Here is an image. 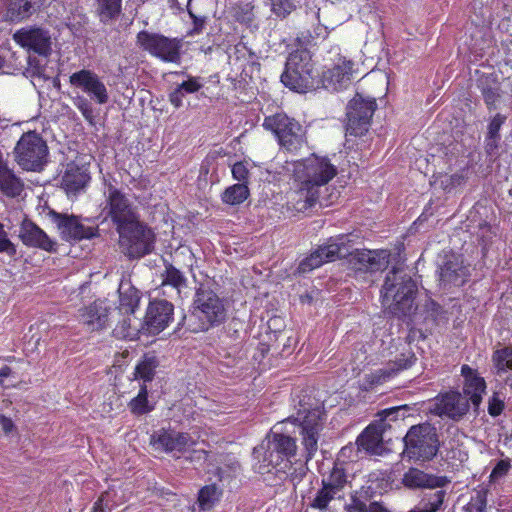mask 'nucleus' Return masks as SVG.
I'll use <instances>...</instances> for the list:
<instances>
[{"mask_svg":"<svg viewBox=\"0 0 512 512\" xmlns=\"http://www.w3.org/2000/svg\"><path fill=\"white\" fill-rule=\"evenodd\" d=\"M285 169L293 176L295 189L289 203L297 212H304L318 200L321 187L337 174L336 167L326 157L311 155L308 158L286 162Z\"/></svg>","mask_w":512,"mask_h":512,"instance_id":"1","label":"nucleus"},{"mask_svg":"<svg viewBox=\"0 0 512 512\" xmlns=\"http://www.w3.org/2000/svg\"><path fill=\"white\" fill-rule=\"evenodd\" d=\"M461 374L464 377L463 393L450 390L436 397L435 412L441 417L458 421L467 414L470 404L478 409L482 402L486 391L484 378L466 364L461 367Z\"/></svg>","mask_w":512,"mask_h":512,"instance_id":"2","label":"nucleus"},{"mask_svg":"<svg viewBox=\"0 0 512 512\" xmlns=\"http://www.w3.org/2000/svg\"><path fill=\"white\" fill-rule=\"evenodd\" d=\"M296 452V438L272 429L261 444L253 449V470L261 475L286 474Z\"/></svg>","mask_w":512,"mask_h":512,"instance_id":"3","label":"nucleus"},{"mask_svg":"<svg viewBox=\"0 0 512 512\" xmlns=\"http://www.w3.org/2000/svg\"><path fill=\"white\" fill-rule=\"evenodd\" d=\"M416 284L402 268L393 269L386 278L381 291L382 304L390 313L407 317L414 311Z\"/></svg>","mask_w":512,"mask_h":512,"instance_id":"4","label":"nucleus"},{"mask_svg":"<svg viewBox=\"0 0 512 512\" xmlns=\"http://www.w3.org/2000/svg\"><path fill=\"white\" fill-rule=\"evenodd\" d=\"M225 317L223 301L214 291L201 285L196 290L192 311L185 321L192 332H203L221 324Z\"/></svg>","mask_w":512,"mask_h":512,"instance_id":"5","label":"nucleus"},{"mask_svg":"<svg viewBox=\"0 0 512 512\" xmlns=\"http://www.w3.org/2000/svg\"><path fill=\"white\" fill-rule=\"evenodd\" d=\"M174 306L166 300H153L149 303L145 321L141 329L132 324V319H124L114 329V334L120 338L134 339L139 333L158 334L169 326L173 320Z\"/></svg>","mask_w":512,"mask_h":512,"instance_id":"6","label":"nucleus"},{"mask_svg":"<svg viewBox=\"0 0 512 512\" xmlns=\"http://www.w3.org/2000/svg\"><path fill=\"white\" fill-rule=\"evenodd\" d=\"M403 442V457L414 462L432 460L437 455L440 446L437 430L429 423L410 427Z\"/></svg>","mask_w":512,"mask_h":512,"instance_id":"7","label":"nucleus"},{"mask_svg":"<svg viewBox=\"0 0 512 512\" xmlns=\"http://www.w3.org/2000/svg\"><path fill=\"white\" fill-rule=\"evenodd\" d=\"M313 65L307 50H296L290 53L281 82L290 90L305 93L314 88Z\"/></svg>","mask_w":512,"mask_h":512,"instance_id":"8","label":"nucleus"},{"mask_svg":"<svg viewBox=\"0 0 512 512\" xmlns=\"http://www.w3.org/2000/svg\"><path fill=\"white\" fill-rule=\"evenodd\" d=\"M14 159L27 171H40L46 163L48 147L42 137L34 132L24 133L14 147Z\"/></svg>","mask_w":512,"mask_h":512,"instance_id":"9","label":"nucleus"},{"mask_svg":"<svg viewBox=\"0 0 512 512\" xmlns=\"http://www.w3.org/2000/svg\"><path fill=\"white\" fill-rule=\"evenodd\" d=\"M296 421L300 423L302 444L306 453V461L311 460L317 449L319 433L322 430L320 410L313 408L311 404L305 401V397L299 398Z\"/></svg>","mask_w":512,"mask_h":512,"instance_id":"10","label":"nucleus"},{"mask_svg":"<svg viewBox=\"0 0 512 512\" xmlns=\"http://www.w3.org/2000/svg\"><path fill=\"white\" fill-rule=\"evenodd\" d=\"M263 127L271 131L277 137L279 145L288 151H297L305 143L303 127L283 113L266 117Z\"/></svg>","mask_w":512,"mask_h":512,"instance_id":"11","label":"nucleus"},{"mask_svg":"<svg viewBox=\"0 0 512 512\" xmlns=\"http://www.w3.org/2000/svg\"><path fill=\"white\" fill-rule=\"evenodd\" d=\"M119 244L123 252L130 258H139L153 249L154 234L142 225L139 220L125 225L118 230Z\"/></svg>","mask_w":512,"mask_h":512,"instance_id":"12","label":"nucleus"},{"mask_svg":"<svg viewBox=\"0 0 512 512\" xmlns=\"http://www.w3.org/2000/svg\"><path fill=\"white\" fill-rule=\"evenodd\" d=\"M137 44L151 56L167 63H179L182 42L162 34L141 31L137 34Z\"/></svg>","mask_w":512,"mask_h":512,"instance_id":"13","label":"nucleus"},{"mask_svg":"<svg viewBox=\"0 0 512 512\" xmlns=\"http://www.w3.org/2000/svg\"><path fill=\"white\" fill-rule=\"evenodd\" d=\"M375 107L374 99H366L357 94L347 106L346 134L353 136L364 135L368 131Z\"/></svg>","mask_w":512,"mask_h":512,"instance_id":"14","label":"nucleus"},{"mask_svg":"<svg viewBox=\"0 0 512 512\" xmlns=\"http://www.w3.org/2000/svg\"><path fill=\"white\" fill-rule=\"evenodd\" d=\"M104 194L106 205L103 212L111 218L117 230L138 220L135 208L121 191L110 184Z\"/></svg>","mask_w":512,"mask_h":512,"instance_id":"15","label":"nucleus"},{"mask_svg":"<svg viewBox=\"0 0 512 512\" xmlns=\"http://www.w3.org/2000/svg\"><path fill=\"white\" fill-rule=\"evenodd\" d=\"M150 444L154 449L169 454L184 453L195 445V441L189 433L161 428L153 432Z\"/></svg>","mask_w":512,"mask_h":512,"instance_id":"16","label":"nucleus"},{"mask_svg":"<svg viewBox=\"0 0 512 512\" xmlns=\"http://www.w3.org/2000/svg\"><path fill=\"white\" fill-rule=\"evenodd\" d=\"M347 241L348 239L345 235L329 239L327 244L320 246L299 264V271L306 273L320 267L326 262L336 260L338 256L344 255V253L347 252Z\"/></svg>","mask_w":512,"mask_h":512,"instance_id":"17","label":"nucleus"},{"mask_svg":"<svg viewBox=\"0 0 512 512\" xmlns=\"http://www.w3.org/2000/svg\"><path fill=\"white\" fill-rule=\"evenodd\" d=\"M353 66L352 61L338 55L330 65H326L323 69L321 77L323 87L331 91L346 88L353 77Z\"/></svg>","mask_w":512,"mask_h":512,"instance_id":"18","label":"nucleus"},{"mask_svg":"<svg viewBox=\"0 0 512 512\" xmlns=\"http://www.w3.org/2000/svg\"><path fill=\"white\" fill-rule=\"evenodd\" d=\"M13 39L21 47L34 51L39 56L48 57L52 51V38L48 30L41 27H25L16 31Z\"/></svg>","mask_w":512,"mask_h":512,"instance_id":"19","label":"nucleus"},{"mask_svg":"<svg viewBox=\"0 0 512 512\" xmlns=\"http://www.w3.org/2000/svg\"><path fill=\"white\" fill-rule=\"evenodd\" d=\"M70 84L86 93L91 100L98 104H106L109 101V94L106 85L100 77L91 70L82 69L74 72L69 77Z\"/></svg>","mask_w":512,"mask_h":512,"instance_id":"20","label":"nucleus"},{"mask_svg":"<svg viewBox=\"0 0 512 512\" xmlns=\"http://www.w3.org/2000/svg\"><path fill=\"white\" fill-rule=\"evenodd\" d=\"M347 252L338 256L347 257L350 268L355 272L377 271L384 268L388 263V253L378 250H359L350 251L346 246Z\"/></svg>","mask_w":512,"mask_h":512,"instance_id":"21","label":"nucleus"},{"mask_svg":"<svg viewBox=\"0 0 512 512\" xmlns=\"http://www.w3.org/2000/svg\"><path fill=\"white\" fill-rule=\"evenodd\" d=\"M386 430V422L381 419L378 422L369 424L357 437L356 456L364 453L366 455H382L384 452L383 434Z\"/></svg>","mask_w":512,"mask_h":512,"instance_id":"22","label":"nucleus"},{"mask_svg":"<svg viewBox=\"0 0 512 512\" xmlns=\"http://www.w3.org/2000/svg\"><path fill=\"white\" fill-rule=\"evenodd\" d=\"M400 356L401 358L389 362L386 366L365 374L361 384L362 389L368 391L391 380L400 371L410 368L416 361L415 354H409L406 358H404L405 354Z\"/></svg>","mask_w":512,"mask_h":512,"instance_id":"23","label":"nucleus"},{"mask_svg":"<svg viewBox=\"0 0 512 512\" xmlns=\"http://www.w3.org/2000/svg\"><path fill=\"white\" fill-rule=\"evenodd\" d=\"M55 221L62 238L67 241L90 239L97 235V228L85 225L76 216L57 214Z\"/></svg>","mask_w":512,"mask_h":512,"instance_id":"24","label":"nucleus"},{"mask_svg":"<svg viewBox=\"0 0 512 512\" xmlns=\"http://www.w3.org/2000/svg\"><path fill=\"white\" fill-rule=\"evenodd\" d=\"M469 276L468 268L460 256L451 255L440 268L439 283L443 288L462 286Z\"/></svg>","mask_w":512,"mask_h":512,"instance_id":"25","label":"nucleus"},{"mask_svg":"<svg viewBox=\"0 0 512 512\" xmlns=\"http://www.w3.org/2000/svg\"><path fill=\"white\" fill-rule=\"evenodd\" d=\"M19 237L26 246L37 247L46 251H53L55 247V242L41 228L29 220L22 222Z\"/></svg>","mask_w":512,"mask_h":512,"instance_id":"26","label":"nucleus"},{"mask_svg":"<svg viewBox=\"0 0 512 512\" xmlns=\"http://www.w3.org/2000/svg\"><path fill=\"white\" fill-rule=\"evenodd\" d=\"M402 482L405 487L416 488H442L450 481L446 476H435L427 474L419 469L411 468L403 476Z\"/></svg>","mask_w":512,"mask_h":512,"instance_id":"27","label":"nucleus"},{"mask_svg":"<svg viewBox=\"0 0 512 512\" xmlns=\"http://www.w3.org/2000/svg\"><path fill=\"white\" fill-rule=\"evenodd\" d=\"M89 179L88 170L84 165L69 163L62 176L61 184L68 195H75L84 189Z\"/></svg>","mask_w":512,"mask_h":512,"instance_id":"28","label":"nucleus"},{"mask_svg":"<svg viewBox=\"0 0 512 512\" xmlns=\"http://www.w3.org/2000/svg\"><path fill=\"white\" fill-rule=\"evenodd\" d=\"M80 318L88 331L100 330L108 323L109 313L107 305L103 301H96L83 310Z\"/></svg>","mask_w":512,"mask_h":512,"instance_id":"29","label":"nucleus"},{"mask_svg":"<svg viewBox=\"0 0 512 512\" xmlns=\"http://www.w3.org/2000/svg\"><path fill=\"white\" fill-rule=\"evenodd\" d=\"M23 189L22 180L8 167L0 152V193L6 197L15 198L21 195Z\"/></svg>","mask_w":512,"mask_h":512,"instance_id":"30","label":"nucleus"},{"mask_svg":"<svg viewBox=\"0 0 512 512\" xmlns=\"http://www.w3.org/2000/svg\"><path fill=\"white\" fill-rule=\"evenodd\" d=\"M120 312L132 314L138 307L140 301V292L129 282L122 281L119 285Z\"/></svg>","mask_w":512,"mask_h":512,"instance_id":"31","label":"nucleus"},{"mask_svg":"<svg viewBox=\"0 0 512 512\" xmlns=\"http://www.w3.org/2000/svg\"><path fill=\"white\" fill-rule=\"evenodd\" d=\"M38 4V0H10L6 16L11 21L23 20L37 10Z\"/></svg>","mask_w":512,"mask_h":512,"instance_id":"32","label":"nucleus"},{"mask_svg":"<svg viewBox=\"0 0 512 512\" xmlns=\"http://www.w3.org/2000/svg\"><path fill=\"white\" fill-rule=\"evenodd\" d=\"M122 11V0H95V12L99 21L109 24L116 20Z\"/></svg>","mask_w":512,"mask_h":512,"instance_id":"33","label":"nucleus"},{"mask_svg":"<svg viewBox=\"0 0 512 512\" xmlns=\"http://www.w3.org/2000/svg\"><path fill=\"white\" fill-rule=\"evenodd\" d=\"M130 412L135 416H142L152 412L155 404L148 400V388L146 384H141L138 394L128 403Z\"/></svg>","mask_w":512,"mask_h":512,"instance_id":"34","label":"nucleus"},{"mask_svg":"<svg viewBox=\"0 0 512 512\" xmlns=\"http://www.w3.org/2000/svg\"><path fill=\"white\" fill-rule=\"evenodd\" d=\"M27 64L24 75L27 78H31L34 86H37V82L40 83L49 79V76L46 74L47 61L44 58L29 56Z\"/></svg>","mask_w":512,"mask_h":512,"instance_id":"35","label":"nucleus"},{"mask_svg":"<svg viewBox=\"0 0 512 512\" xmlns=\"http://www.w3.org/2000/svg\"><path fill=\"white\" fill-rule=\"evenodd\" d=\"M159 362L154 355L144 354L143 359L135 367V378L143 381L142 384L151 382L155 376Z\"/></svg>","mask_w":512,"mask_h":512,"instance_id":"36","label":"nucleus"},{"mask_svg":"<svg viewBox=\"0 0 512 512\" xmlns=\"http://www.w3.org/2000/svg\"><path fill=\"white\" fill-rule=\"evenodd\" d=\"M163 287L170 286L172 290L179 295L180 289L185 285L186 279L184 275L172 265H167L162 273Z\"/></svg>","mask_w":512,"mask_h":512,"instance_id":"37","label":"nucleus"},{"mask_svg":"<svg viewBox=\"0 0 512 512\" xmlns=\"http://www.w3.org/2000/svg\"><path fill=\"white\" fill-rule=\"evenodd\" d=\"M248 196V187L243 183H239L228 187L222 194V200L226 204L238 205L244 202Z\"/></svg>","mask_w":512,"mask_h":512,"instance_id":"38","label":"nucleus"},{"mask_svg":"<svg viewBox=\"0 0 512 512\" xmlns=\"http://www.w3.org/2000/svg\"><path fill=\"white\" fill-rule=\"evenodd\" d=\"M346 512H390L380 502L372 501L366 504L357 495H352L350 503L346 505Z\"/></svg>","mask_w":512,"mask_h":512,"instance_id":"39","label":"nucleus"},{"mask_svg":"<svg viewBox=\"0 0 512 512\" xmlns=\"http://www.w3.org/2000/svg\"><path fill=\"white\" fill-rule=\"evenodd\" d=\"M494 367L500 378L510 381L512 389V354H495Z\"/></svg>","mask_w":512,"mask_h":512,"instance_id":"40","label":"nucleus"},{"mask_svg":"<svg viewBox=\"0 0 512 512\" xmlns=\"http://www.w3.org/2000/svg\"><path fill=\"white\" fill-rule=\"evenodd\" d=\"M347 482L346 471L343 467L335 464L327 478L322 479V484L327 485L337 494L344 488Z\"/></svg>","mask_w":512,"mask_h":512,"instance_id":"41","label":"nucleus"},{"mask_svg":"<svg viewBox=\"0 0 512 512\" xmlns=\"http://www.w3.org/2000/svg\"><path fill=\"white\" fill-rule=\"evenodd\" d=\"M220 496L221 490L216 484L206 485L199 490V506L202 509H209L219 500Z\"/></svg>","mask_w":512,"mask_h":512,"instance_id":"42","label":"nucleus"},{"mask_svg":"<svg viewBox=\"0 0 512 512\" xmlns=\"http://www.w3.org/2000/svg\"><path fill=\"white\" fill-rule=\"evenodd\" d=\"M426 310L428 313L425 318L426 329L432 330L434 326H440L445 323V313L437 303L432 300L428 301L426 304Z\"/></svg>","mask_w":512,"mask_h":512,"instance_id":"43","label":"nucleus"},{"mask_svg":"<svg viewBox=\"0 0 512 512\" xmlns=\"http://www.w3.org/2000/svg\"><path fill=\"white\" fill-rule=\"evenodd\" d=\"M336 495L337 493L334 490L329 488L327 485L322 484L321 489L316 492L310 506L314 509L325 510Z\"/></svg>","mask_w":512,"mask_h":512,"instance_id":"44","label":"nucleus"},{"mask_svg":"<svg viewBox=\"0 0 512 512\" xmlns=\"http://www.w3.org/2000/svg\"><path fill=\"white\" fill-rule=\"evenodd\" d=\"M73 105L81 112L83 117L89 122L93 123L94 120V110L92 103L90 100L85 98L84 96H75L73 98Z\"/></svg>","mask_w":512,"mask_h":512,"instance_id":"45","label":"nucleus"},{"mask_svg":"<svg viewBox=\"0 0 512 512\" xmlns=\"http://www.w3.org/2000/svg\"><path fill=\"white\" fill-rule=\"evenodd\" d=\"M511 469V462L509 459H501L499 460L495 466L493 467L489 480L491 483L499 482L503 479Z\"/></svg>","mask_w":512,"mask_h":512,"instance_id":"46","label":"nucleus"},{"mask_svg":"<svg viewBox=\"0 0 512 512\" xmlns=\"http://www.w3.org/2000/svg\"><path fill=\"white\" fill-rule=\"evenodd\" d=\"M271 2L273 13L282 18H285L296 8L293 0H271Z\"/></svg>","mask_w":512,"mask_h":512,"instance_id":"47","label":"nucleus"},{"mask_svg":"<svg viewBox=\"0 0 512 512\" xmlns=\"http://www.w3.org/2000/svg\"><path fill=\"white\" fill-rule=\"evenodd\" d=\"M504 396L499 392H494L488 400V413L492 417L499 416L505 407Z\"/></svg>","mask_w":512,"mask_h":512,"instance_id":"48","label":"nucleus"},{"mask_svg":"<svg viewBox=\"0 0 512 512\" xmlns=\"http://www.w3.org/2000/svg\"><path fill=\"white\" fill-rule=\"evenodd\" d=\"M106 495L108 496V501L104 500L102 506L109 512H111L113 509H115L125 501L123 496H119L118 492L114 489H108L107 491L103 492L100 496Z\"/></svg>","mask_w":512,"mask_h":512,"instance_id":"49","label":"nucleus"},{"mask_svg":"<svg viewBox=\"0 0 512 512\" xmlns=\"http://www.w3.org/2000/svg\"><path fill=\"white\" fill-rule=\"evenodd\" d=\"M0 253H5L8 256L16 254V246L11 242L7 232L4 230L3 224L0 223Z\"/></svg>","mask_w":512,"mask_h":512,"instance_id":"50","label":"nucleus"},{"mask_svg":"<svg viewBox=\"0 0 512 512\" xmlns=\"http://www.w3.org/2000/svg\"><path fill=\"white\" fill-rule=\"evenodd\" d=\"M180 86L187 94H192L203 87V81L200 77H188V79L183 81Z\"/></svg>","mask_w":512,"mask_h":512,"instance_id":"51","label":"nucleus"},{"mask_svg":"<svg viewBox=\"0 0 512 512\" xmlns=\"http://www.w3.org/2000/svg\"><path fill=\"white\" fill-rule=\"evenodd\" d=\"M248 174L249 169L247 162H237L232 166V175L234 179L244 182L247 180Z\"/></svg>","mask_w":512,"mask_h":512,"instance_id":"52","label":"nucleus"},{"mask_svg":"<svg viewBox=\"0 0 512 512\" xmlns=\"http://www.w3.org/2000/svg\"><path fill=\"white\" fill-rule=\"evenodd\" d=\"M505 120L506 117L504 115L496 114L488 126V135H491V137H499L500 128Z\"/></svg>","mask_w":512,"mask_h":512,"instance_id":"53","label":"nucleus"},{"mask_svg":"<svg viewBox=\"0 0 512 512\" xmlns=\"http://www.w3.org/2000/svg\"><path fill=\"white\" fill-rule=\"evenodd\" d=\"M186 92L181 88L180 84L170 93L169 100L175 108H179L183 104V98Z\"/></svg>","mask_w":512,"mask_h":512,"instance_id":"54","label":"nucleus"},{"mask_svg":"<svg viewBox=\"0 0 512 512\" xmlns=\"http://www.w3.org/2000/svg\"><path fill=\"white\" fill-rule=\"evenodd\" d=\"M463 182V177L458 174H454L451 176H445L441 180V185L445 190H451L452 188L461 185Z\"/></svg>","mask_w":512,"mask_h":512,"instance_id":"55","label":"nucleus"},{"mask_svg":"<svg viewBox=\"0 0 512 512\" xmlns=\"http://www.w3.org/2000/svg\"><path fill=\"white\" fill-rule=\"evenodd\" d=\"M491 234H494L495 235V232L492 231V227L488 224H483L480 226L479 228V234H478V237L484 242L486 243L489 239H490V235Z\"/></svg>","mask_w":512,"mask_h":512,"instance_id":"56","label":"nucleus"},{"mask_svg":"<svg viewBox=\"0 0 512 512\" xmlns=\"http://www.w3.org/2000/svg\"><path fill=\"white\" fill-rule=\"evenodd\" d=\"M476 512H486L487 501L484 495L478 494L475 503L472 504Z\"/></svg>","mask_w":512,"mask_h":512,"instance_id":"57","label":"nucleus"},{"mask_svg":"<svg viewBox=\"0 0 512 512\" xmlns=\"http://www.w3.org/2000/svg\"><path fill=\"white\" fill-rule=\"evenodd\" d=\"M0 425L3 429V431L7 434L10 433L14 429L13 421L4 415H0Z\"/></svg>","mask_w":512,"mask_h":512,"instance_id":"58","label":"nucleus"},{"mask_svg":"<svg viewBox=\"0 0 512 512\" xmlns=\"http://www.w3.org/2000/svg\"><path fill=\"white\" fill-rule=\"evenodd\" d=\"M354 453L356 454V445L349 444L341 448L339 455L343 458L352 459Z\"/></svg>","mask_w":512,"mask_h":512,"instance_id":"59","label":"nucleus"},{"mask_svg":"<svg viewBox=\"0 0 512 512\" xmlns=\"http://www.w3.org/2000/svg\"><path fill=\"white\" fill-rule=\"evenodd\" d=\"M499 137H491V135H488L486 138V149L489 154H492V152L497 148L498 146Z\"/></svg>","mask_w":512,"mask_h":512,"instance_id":"60","label":"nucleus"},{"mask_svg":"<svg viewBox=\"0 0 512 512\" xmlns=\"http://www.w3.org/2000/svg\"><path fill=\"white\" fill-rule=\"evenodd\" d=\"M108 496H100L93 504L91 512H105L107 509H105L102 506V503L104 500L108 501Z\"/></svg>","mask_w":512,"mask_h":512,"instance_id":"61","label":"nucleus"},{"mask_svg":"<svg viewBox=\"0 0 512 512\" xmlns=\"http://www.w3.org/2000/svg\"><path fill=\"white\" fill-rule=\"evenodd\" d=\"M191 2H192V0H188V4H187V11H188L190 17L193 19L194 23H197V21H202L193 12V10L191 8Z\"/></svg>","mask_w":512,"mask_h":512,"instance_id":"62","label":"nucleus"},{"mask_svg":"<svg viewBox=\"0 0 512 512\" xmlns=\"http://www.w3.org/2000/svg\"><path fill=\"white\" fill-rule=\"evenodd\" d=\"M10 369L8 367H4L0 369V377H6L9 374Z\"/></svg>","mask_w":512,"mask_h":512,"instance_id":"63","label":"nucleus"},{"mask_svg":"<svg viewBox=\"0 0 512 512\" xmlns=\"http://www.w3.org/2000/svg\"><path fill=\"white\" fill-rule=\"evenodd\" d=\"M383 413L385 414V417L388 418V417H391L395 414V411L394 409H389V410H384Z\"/></svg>","mask_w":512,"mask_h":512,"instance_id":"64","label":"nucleus"}]
</instances>
